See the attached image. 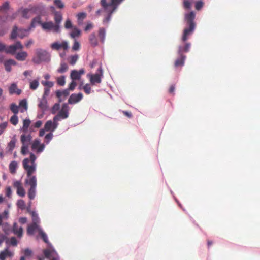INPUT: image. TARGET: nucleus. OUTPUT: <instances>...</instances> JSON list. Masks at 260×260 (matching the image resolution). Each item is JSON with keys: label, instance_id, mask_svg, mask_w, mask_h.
<instances>
[{"label": "nucleus", "instance_id": "nucleus-1", "mask_svg": "<svg viewBox=\"0 0 260 260\" xmlns=\"http://www.w3.org/2000/svg\"><path fill=\"white\" fill-rule=\"evenodd\" d=\"M107 0H101L100 4L106 14L103 20V23H108L113 13L116 10L118 6L123 0H111L110 3H108Z\"/></svg>", "mask_w": 260, "mask_h": 260}, {"label": "nucleus", "instance_id": "nucleus-2", "mask_svg": "<svg viewBox=\"0 0 260 260\" xmlns=\"http://www.w3.org/2000/svg\"><path fill=\"white\" fill-rule=\"evenodd\" d=\"M185 19L188 27L185 28L183 31L182 40L184 42L187 40L188 37L193 33L195 29L196 23L194 21L195 13L193 11H191L186 14L185 16Z\"/></svg>", "mask_w": 260, "mask_h": 260}, {"label": "nucleus", "instance_id": "nucleus-3", "mask_svg": "<svg viewBox=\"0 0 260 260\" xmlns=\"http://www.w3.org/2000/svg\"><path fill=\"white\" fill-rule=\"evenodd\" d=\"M36 157L35 155L31 153L29 158H25L23 161V166L27 172V176L32 175L36 169V164L35 163Z\"/></svg>", "mask_w": 260, "mask_h": 260}, {"label": "nucleus", "instance_id": "nucleus-4", "mask_svg": "<svg viewBox=\"0 0 260 260\" xmlns=\"http://www.w3.org/2000/svg\"><path fill=\"white\" fill-rule=\"evenodd\" d=\"M25 180L26 184L30 186L28 190V196L30 200H33L36 196V189L37 185V180L36 176H27Z\"/></svg>", "mask_w": 260, "mask_h": 260}, {"label": "nucleus", "instance_id": "nucleus-5", "mask_svg": "<svg viewBox=\"0 0 260 260\" xmlns=\"http://www.w3.org/2000/svg\"><path fill=\"white\" fill-rule=\"evenodd\" d=\"M32 136L30 134L24 133L20 137V141L22 144L21 152L25 155L28 152V147L32 140Z\"/></svg>", "mask_w": 260, "mask_h": 260}, {"label": "nucleus", "instance_id": "nucleus-6", "mask_svg": "<svg viewBox=\"0 0 260 260\" xmlns=\"http://www.w3.org/2000/svg\"><path fill=\"white\" fill-rule=\"evenodd\" d=\"M49 55L48 53L44 50L37 49L35 51V56L32 58V61L36 64H40L42 61L48 60Z\"/></svg>", "mask_w": 260, "mask_h": 260}, {"label": "nucleus", "instance_id": "nucleus-7", "mask_svg": "<svg viewBox=\"0 0 260 260\" xmlns=\"http://www.w3.org/2000/svg\"><path fill=\"white\" fill-rule=\"evenodd\" d=\"M89 79L91 85L100 84L102 82V78L103 77V71L102 66H100L95 74H88L87 75Z\"/></svg>", "mask_w": 260, "mask_h": 260}, {"label": "nucleus", "instance_id": "nucleus-8", "mask_svg": "<svg viewBox=\"0 0 260 260\" xmlns=\"http://www.w3.org/2000/svg\"><path fill=\"white\" fill-rule=\"evenodd\" d=\"M69 116V107L67 104L64 103L62 105L61 110L59 111L58 114L55 116L53 118V121H57L58 122L61 119H64Z\"/></svg>", "mask_w": 260, "mask_h": 260}, {"label": "nucleus", "instance_id": "nucleus-9", "mask_svg": "<svg viewBox=\"0 0 260 260\" xmlns=\"http://www.w3.org/2000/svg\"><path fill=\"white\" fill-rule=\"evenodd\" d=\"M27 31L26 29H19L17 26H14L11 33V38L15 39L17 36L22 39L27 35Z\"/></svg>", "mask_w": 260, "mask_h": 260}, {"label": "nucleus", "instance_id": "nucleus-10", "mask_svg": "<svg viewBox=\"0 0 260 260\" xmlns=\"http://www.w3.org/2000/svg\"><path fill=\"white\" fill-rule=\"evenodd\" d=\"M23 48V46L22 45L21 42L20 41H17L15 44L10 45L7 47L6 52L7 53L14 54L17 49H22Z\"/></svg>", "mask_w": 260, "mask_h": 260}, {"label": "nucleus", "instance_id": "nucleus-11", "mask_svg": "<svg viewBox=\"0 0 260 260\" xmlns=\"http://www.w3.org/2000/svg\"><path fill=\"white\" fill-rule=\"evenodd\" d=\"M42 27L45 30H53L55 32L59 31V26L55 25L52 21L44 22L41 24Z\"/></svg>", "mask_w": 260, "mask_h": 260}, {"label": "nucleus", "instance_id": "nucleus-12", "mask_svg": "<svg viewBox=\"0 0 260 260\" xmlns=\"http://www.w3.org/2000/svg\"><path fill=\"white\" fill-rule=\"evenodd\" d=\"M45 148V145L44 144H41L40 142L38 139H35L31 145V149L34 151H36V152L38 153H40L43 151Z\"/></svg>", "mask_w": 260, "mask_h": 260}, {"label": "nucleus", "instance_id": "nucleus-13", "mask_svg": "<svg viewBox=\"0 0 260 260\" xmlns=\"http://www.w3.org/2000/svg\"><path fill=\"white\" fill-rule=\"evenodd\" d=\"M58 125V123L57 121H51L48 120L47 121L45 125L44 128L46 131H50L51 133L54 132L57 127Z\"/></svg>", "mask_w": 260, "mask_h": 260}, {"label": "nucleus", "instance_id": "nucleus-14", "mask_svg": "<svg viewBox=\"0 0 260 260\" xmlns=\"http://www.w3.org/2000/svg\"><path fill=\"white\" fill-rule=\"evenodd\" d=\"M85 73L84 69H81L79 71L76 70H72L70 74V78L72 80H79L81 79V76Z\"/></svg>", "mask_w": 260, "mask_h": 260}, {"label": "nucleus", "instance_id": "nucleus-15", "mask_svg": "<svg viewBox=\"0 0 260 260\" xmlns=\"http://www.w3.org/2000/svg\"><path fill=\"white\" fill-rule=\"evenodd\" d=\"M51 48L53 50H58L61 48L66 50L68 49L69 46L67 41H62L61 43H59L58 42H55L51 44Z\"/></svg>", "mask_w": 260, "mask_h": 260}, {"label": "nucleus", "instance_id": "nucleus-16", "mask_svg": "<svg viewBox=\"0 0 260 260\" xmlns=\"http://www.w3.org/2000/svg\"><path fill=\"white\" fill-rule=\"evenodd\" d=\"M13 186L14 187V188H15L16 189H17V194L21 197H23L25 196V189H24L22 185V183L20 181H15L13 183Z\"/></svg>", "mask_w": 260, "mask_h": 260}, {"label": "nucleus", "instance_id": "nucleus-17", "mask_svg": "<svg viewBox=\"0 0 260 260\" xmlns=\"http://www.w3.org/2000/svg\"><path fill=\"white\" fill-rule=\"evenodd\" d=\"M11 231H12L14 234L16 235L19 238H21L23 236V228L22 226H19L16 222H14L13 223Z\"/></svg>", "mask_w": 260, "mask_h": 260}, {"label": "nucleus", "instance_id": "nucleus-18", "mask_svg": "<svg viewBox=\"0 0 260 260\" xmlns=\"http://www.w3.org/2000/svg\"><path fill=\"white\" fill-rule=\"evenodd\" d=\"M83 98V94L82 93L78 94L73 93L71 95L69 100L68 103L70 104H74L80 101Z\"/></svg>", "mask_w": 260, "mask_h": 260}, {"label": "nucleus", "instance_id": "nucleus-19", "mask_svg": "<svg viewBox=\"0 0 260 260\" xmlns=\"http://www.w3.org/2000/svg\"><path fill=\"white\" fill-rule=\"evenodd\" d=\"M178 57L174 62V66L176 68L182 67L184 64L186 56L183 54H178Z\"/></svg>", "mask_w": 260, "mask_h": 260}, {"label": "nucleus", "instance_id": "nucleus-20", "mask_svg": "<svg viewBox=\"0 0 260 260\" xmlns=\"http://www.w3.org/2000/svg\"><path fill=\"white\" fill-rule=\"evenodd\" d=\"M39 229H41L40 228L38 224L32 223L28 226L27 229V233L29 235H32L34 234L35 231L36 230H37L39 232Z\"/></svg>", "mask_w": 260, "mask_h": 260}, {"label": "nucleus", "instance_id": "nucleus-21", "mask_svg": "<svg viewBox=\"0 0 260 260\" xmlns=\"http://www.w3.org/2000/svg\"><path fill=\"white\" fill-rule=\"evenodd\" d=\"M69 95V90L68 89H64L62 91L57 90L56 91V96L58 99V102L60 103L62 101L61 98L63 96L66 98Z\"/></svg>", "mask_w": 260, "mask_h": 260}, {"label": "nucleus", "instance_id": "nucleus-22", "mask_svg": "<svg viewBox=\"0 0 260 260\" xmlns=\"http://www.w3.org/2000/svg\"><path fill=\"white\" fill-rule=\"evenodd\" d=\"M33 14H41L45 10L44 6L42 5H39L36 6L30 7Z\"/></svg>", "mask_w": 260, "mask_h": 260}, {"label": "nucleus", "instance_id": "nucleus-23", "mask_svg": "<svg viewBox=\"0 0 260 260\" xmlns=\"http://www.w3.org/2000/svg\"><path fill=\"white\" fill-rule=\"evenodd\" d=\"M21 11L22 17L25 18H30L34 14L30 8L19 10V12Z\"/></svg>", "mask_w": 260, "mask_h": 260}, {"label": "nucleus", "instance_id": "nucleus-24", "mask_svg": "<svg viewBox=\"0 0 260 260\" xmlns=\"http://www.w3.org/2000/svg\"><path fill=\"white\" fill-rule=\"evenodd\" d=\"M28 56V54L25 51H22L20 52H18L15 56V58L17 60L19 61H24L26 60V58Z\"/></svg>", "mask_w": 260, "mask_h": 260}, {"label": "nucleus", "instance_id": "nucleus-25", "mask_svg": "<svg viewBox=\"0 0 260 260\" xmlns=\"http://www.w3.org/2000/svg\"><path fill=\"white\" fill-rule=\"evenodd\" d=\"M9 92L11 94L16 93L19 95L21 93V90L17 88V85L15 83H13L9 88Z\"/></svg>", "mask_w": 260, "mask_h": 260}, {"label": "nucleus", "instance_id": "nucleus-26", "mask_svg": "<svg viewBox=\"0 0 260 260\" xmlns=\"http://www.w3.org/2000/svg\"><path fill=\"white\" fill-rule=\"evenodd\" d=\"M190 47V43H186L184 46H179L178 50V54H183L184 52L189 51Z\"/></svg>", "mask_w": 260, "mask_h": 260}, {"label": "nucleus", "instance_id": "nucleus-27", "mask_svg": "<svg viewBox=\"0 0 260 260\" xmlns=\"http://www.w3.org/2000/svg\"><path fill=\"white\" fill-rule=\"evenodd\" d=\"M30 123L31 121L29 119H25L23 120V126L21 129L24 133H27Z\"/></svg>", "mask_w": 260, "mask_h": 260}, {"label": "nucleus", "instance_id": "nucleus-28", "mask_svg": "<svg viewBox=\"0 0 260 260\" xmlns=\"http://www.w3.org/2000/svg\"><path fill=\"white\" fill-rule=\"evenodd\" d=\"M89 42L92 46L95 47L98 45V41L95 33H92L89 37Z\"/></svg>", "mask_w": 260, "mask_h": 260}, {"label": "nucleus", "instance_id": "nucleus-29", "mask_svg": "<svg viewBox=\"0 0 260 260\" xmlns=\"http://www.w3.org/2000/svg\"><path fill=\"white\" fill-rule=\"evenodd\" d=\"M39 85V79L31 80L29 82V88L32 90H35L37 89Z\"/></svg>", "mask_w": 260, "mask_h": 260}, {"label": "nucleus", "instance_id": "nucleus-30", "mask_svg": "<svg viewBox=\"0 0 260 260\" xmlns=\"http://www.w3.org/2000/svg\"><path fill=\"white\" fill-rule=\"evenodd\" d=\"M47 100L46 98L42 97L40 101L39 104H38V107L40 109H41L42 111H45L46 110L47 106Z\"/></svg>", "mask_w": 260, "mask_h": 260}, {"label": "nucleus", "instance_id": "nucleus-31", "mask_svg": "<svg viewBox=\"0 0 260 260\" xmlns=\"http://www.w3.org/2000/svg\"><path fill=\"white\" fill-rule=\"evenodd\" d=\"M98 36L102 43H104L106 37V30L104 28H100L98 31Z\"/></svg>", "mask_w": 260, "mask_h": 260}, {"label": "nucleus", "instance_id": "nucleus-32", "mask_svg": "<svg viewBox=\"0 0 260 260\" xmlns=\"http://www.w3.org/2000/svg\"><path fill=\"white\" fill-rule=\"evenodd\" d=\"M62 19V15L60 12H54V19L55 22V25H58L59 26V24L61 22Z\"/></svg>", "mask_w": 260, "mask_h": 260}, {"label": "nucleus", "instance_id": "nucleus-33", "mask_svg": "<svg viewBox=\"0 0 260 260\" xmlns=\"http://www.w3.org/2000/svg\"><path fill=\"white\" fill-rule=\"evenodd\" d=\"M0 226H2L3 231L6 235H9L11 232V227L8 223H2V225H1Z\"/></svg>", "mask_w": 260, "mask_h": 260}, {"label": "nucleus", "instance_id": "nucleus-34", "mask_svg": "<svg viewBox=\"0 0 260 260\" xmlns=\"http://www.w3.org/2000/svg\"><path fill=\"white\" fill-rule=\"evenodd\" d=\"M12 253L7 249L0 253V259L5 260L7 256H11Z\"/></svg>", "mask_w": 260, "mask_h": 260}, {"label": "nucleus", "instance_id": "nucleus-35", "mask_svg": "<svg viewBox=\"0 0 260 260\" xmlns=\"http://www.w3.org/2000/svg\"><path fill=\"white\" fill-rule=\"evenodd\" d=\"M69 69L67 64L65 62H61L60 67L57 69L59 73H63L66 72Z\"/></svg>", "mask_w": 260, "mask_h": 260}, {"label": "nucleus", "instance_id": "nucleus-36", "mask_svg": "<svg viewBox=\"0 0 260 260\" xmlns=\"http://www.w3.org/2000/svg\"><path fill=\"white\" fill-rule=\"evenodd\" d=\"M18 167V164L15 161H12L9 165V170L11 173L14 174L16 172V170Z\"/></svg>", "mask_w": 260, "mask_h": 260}, {"label": "nucleus", "instance_id": "nucleus-37", "mask_svg": "<svg viewBox=\"0 0 260 260\" xmlns=\"http://www.w3.org/2000/svg\"><path fill=\"white\" fill-rule=\"evenodd\" d=\"M30 213L32 217V223L39 224L40 219L38 214L35 211H30Z\"/></svg>", "mask_w": 260, "mask_h": 260}, {"label": "nucleus", "instance_id": "nucleus-38", "mask_svg": "<svg viewBox=\"0 0 260 260\" xmlns=\"http://www.w3.org/2000/svg\"><path fill=\"white\" fill-rule=\"evenodd\" d=\"M19 108H23L24 109H20L21 112H24V110H26L27 109V102L26 100L24 99L21 100L19 105Z\"/></svg>", "mask_w": 260, "mask_h": 260}, {"label": "nucleus", "instance_id": "nucleus-39", "mask_svg": "<svg viewBox=\"0 0 260 260\" xmlns=\"http://www.w3.org/2000/svg\"><path fill=\"white\" fill-rule=\"evenodd\" d=\"M8 218V212L4 211L2 213H0V225H2L3 220H7Z\"/></svg>", "mask_w": 260, "mask_h": 260}, {"label": "nucleus", "instance_id": "nucleus-40", "mask_svg": "<svg viewBox=\"0 0 260 260\" xmlns=\"http://www.w3.org/2000/svg\"><path fill=\"white\" fill-rule=\"evenodd\" d=\"M57 83L59 86H63L65 85L66 80H65V76H61L59 77L56 79Z\"/></svg>", "mask_w": 260, "mask_h": 260}, {"label": "nucleus", "instance_id": "nucleus-41", "mask_svg": "<svg viewBox=\"0 0 260 260\" xmlns=\"http://www.w3.org/2000/svg\"><path fill=\"white\" fill-rule=\"evenodd\" d=\"M41 23V17L40 16H37L33 18L31 23V27H35L37 24Z\"/></svg>", "mask_w": 260, "mask_h": 260}, {"label": "nucleus", "instance_id": "nucleus-42", "mask_svg": "<svg viewBox=\"0 0 260 260\" xmlns=\"http://www.w3.org/2000/svg\"><path fill=\"white\" fill-rule=\"evenodd\" d=\"M10 110L14 115H17L19 112V107L15 103H12L10 105Z\"/></svg>", "mask_w": 260, "mask_h": 260}, {"label": "nucleus", "instance_id": "nucleus-43", "mask_svg": "<svg viewBox=\"0 0 260 260\" xmlns=\"http://www.w3.org/2000/svg\"><path fill=\"white\" fill-rule=\"evenodd\" d=\"M39 234L41 236L44 242L48 243V237L45 233H44L42 229H39Z\"/></svg>", "mask_w": 260, "mask_h": 260}, {"label": "nucleus", "instance_id": "nucleus-44", "mask_svg": "<svg viewBox=\"0 0 260 260\" xmlns=\"http://www.w3.org/2000/svg\"><path fill=\"white\" fill-rule=\"evenodd\" d=\"M10 122L13 125H16L18 123V118L17 115H13L10 119Z\"/></svg>", "mask_w": 260, "mask_h": 260}, {"label": "nucleus", "instance_id": "nucleus-45", "mask_svg": "<svg viewBox=\"0 0 260 260\" xmlns=\"http://www.w3.org/2000/svg\"><path fill=\"white\" fill-rule=\"evenodd\" d=\"M83 90L86 94H89L91 92V88L89 84H86L83 86Z\"/></svg>", "mask_w": 260, "mask_h": 260}, {"label": "nucleus", "instance_id": "nucleus-46", "mask_svg": "<svg viewBox=\"0 0 260 260\" xmlns=\"http://www.w3.org/2000/svg\"><path fill=\"white\" fill-rule=\"evenodd\" d=\"M16 140L15 138L12 139L8 144V147L10 151H12L15 147Z\"/></svg>", "mask_w": 260, "mask_h": 260}, {"label": "nucleus", "instance_id": "nucleus-47", "mask_svg": "<svg viewBox=\"0 0 260 260\" xmlns=\"http://www.w3.org/2000/svg\"><path fill=\"white\" fill-rule=\"evenodd\" d=\"M81 31L79 29L75 28L73 29L72 32L71 33V36L72 38H74L76 37H78L80 35Z\"/></svg>", "mask_w": 260, "mask_h": 260}, {"label": "nucleus", "instance_id": "nucleus-48", "mask_svg": "<svg viewBox=\"0 0 260 260\" xmlns=\"http://www.w3.org/2000/svg\"><path fill=\"white\" fill-rule=\"evenodd\" d=\"M78 58H79L78 55L77 54L75 55L71 56L70 57V61H69L71 65H74L77 61Z\"/></svg>", "mask_w": 260, "mask_h": 260}, {"label": "nucleus", "instance_id": "nucleus-49", "mask_svg": "<svg viewBox=\"0 0 260 260\" xmlns=\"http://www.w3.org/2000/svg\"><path fill=\"white\" fill-rule=\"evenodd\" d=\"M54 5L59 9H62L64 8V4L61 0H54Z\"/></svg>", "mask_w": 260, "mask_h": 260}, {"label": "nucleus", "instance_id": "nucleus-50", "mask_svg": "<svg viewBox=\"0 0 260 260\" xmlns=\"http://www.w3.org/2000/svg\"><path fill=\"white\" fill-rule=\"evenodd\" d=\"M42 85H43L45 87H48L49 89L53 87L54 85V83L52 81H42L41 82Z\"/></svg>", "mask_w": 260, "mask_h": 260}, {"label": "nucleus", "instance_id": "nucleus-51", "mask_svg": "<svg viewBox=\"0 0 260 260\" xmlns=\"http://www.w3.org/2000/svg\"><path fill=\"white\" fill-rule=\"evenodd\" d=\"M53 137V135L52 133H49L47 134L45 137V142L46 144H48L49 142L51 140Z\"/></svg>", "mask_w": 260, "mask_h": 260}, {"label": "nucleus", "instance_id": "nucleus-52", "mask_svg": "<svg viewBox=\"0 0 260 260\" xmlns=\"http://www.w3.org/2000/svg\"><path fill=\"white\" fill-rule=\"evenodd\" d=\"M60 109V104L59 103L55 104L51 109V113L55 114L56 112Z\"/></svg>", "mask_w": 260, "mask_h": 260}, {"label": "nucleus", "instance_id": "nucleus-53", "mask_svg": "<svg viewBox=\"0 0 260 260\" xmlns=\"http://www.w3.org/2000/svg\"><path fill=\"white\" fill-rule=\"evenodd\" d=\"M8 126V122H4L0 124V135H2Z\"/></svg>", "mask_w": 260, "mask_h": 260}, {"label": "nucleus", "instance_id": "nucleus-54", "mask_svg": "<svg viewBox=\"0 0 260 260\" xmlns=\"http://www.w3.org/2000/svg\"><path fill=\"white\" fill-rule=\"evenodd\" d=\"M77 83L76 81L72 80V82L70 83L68 89H69V91H73L75 89Z\"/></svg>", "mask_w": 260, "mask_h": 260}, {"label": "nucleus", "instance_id": "nucleus-55", "mask_svg": "<svg viewBox=\"0 0 260 260\" xmlns=\"http://www.w3.org/2000/svg\"><path fill=\"white\" fill-rule=\"evenodd\" d=\"M9 9V3L8 2H5L2 6L0 7V10L2 11H6Z\"/></svg>", "mask_w": 260, "mask_h": 260}, {"label": "nucleus", "instance_id": "nucleus-56", "mask_svg": "<svg viewBox=\"0 0 260 260\" xmlns=\"http://www.w3.org/2000/svg\"><path fill=\"white\" fill-rule=\"evenodd\" d=\"M24 255L26 258L29 257L31 256L32 255V251L29 249H25L24 251Z\"/></svg>", "mask_w": 260, "mask_h": 260}, {"label": "nucleus", "instance_id": "nucleus-57", "mask_svg": "<svg viewBox=\"0 0 260 260\" xmlns=\"http://www.w3.org/2000/svg\"><path fill=\"white\" fill-rule=\"evenodd\" d=\"M17 205L21 209H24L25 207V203L24 201L23 200H18L17 202Z\"/></svg>", "mask_w": 260, "mask_h": 260}, {"label": "nucleus", "instance_id": "nucleus-58", "mask_svg": "<svg viewBox=\"0 0 260 260\" xmlns=\"http://www.w3.org/2000/svg\"><path fill=\"white\" fill-rule=\"evenodd\" d=\"M9 241H10V244L11 245L13 246H17V245L18 244L17 240L16 238L15 237H11Z\"/></svg>", "mask_w": 260, "mask_h": 260}, {"label": "nucleus", "instance_id": "nucleus-59", "mask_svg": "<svg viewBox=\"0 0 260 260\" xmlns=\"http://www.w3.org/2000/svg\"><path fill=\"white\" fill-rule=\"evenodd\" d=\"M86 17V14L84 12L79 13L77 14V18L79 20H83Z\"/></svg>", "mask_w": 260, "mask_h": 260}, {"label": "nucleus", "instance_id": "nucleus-60", "mask_svg": "<svg viewBox=\"0 0 260 260\" xmlns=\"http://www.w3.org/2000/svg\"><path fill=\"white\" fill-rule=\"evenodd\" d=\"M50 92V90L48 87H45L44 89V93L42 96L43 98H47V97L49 95Z\"/></svg>", "mask_w": 260, "mask_h": 260}, {"label": "nucleus", "instance_id": "nucleus-61", "mask_svg": "<svg viewBox=\"0 0 260 260\" xmlns=\"http://www.w3.org/2000/svg\"><path fill=\"white\" fill-rule=\"evenodd\" d=\"M203 6V3L202 1H198L196 3L195 7L197 10H200Z\"/></svg>", "mask_w": 260, "mask_h": 260}, {"label": "nucleus", "instance_id": "nucleus-62", "mask_svg": "<svg viewBox=\"0 0 260 260\" xmlns=\"http://www.w3.org/2000/svg\"><path fill=\"white\" fill-rule=\"evenodd\" d=\"M43 253H44L45 257L48 258H50V257L51 251L49 249H45L43 251Z\"/></svg>", "mask_w": 260, "mask_h": 260}, {"label": "nucleus", "instance_id": "nucleus-63", "mask_svg": "<svg viewBox=\"0 0 260 260\" xmlns=\"http://www.w3.org/2000/svg\"><path fill=\"white\" fill-rule=\"evenodd\" d=\"M80 48V44L77 41H75L74 43L72 49L74 50H78Z\"/></svg>", "mask_w": 260, "mask_h": 260}, {"label": "nucleus", "instance_id": "nucleus-64", "mask_svg": "<svg viewBox=\"0 0 260 260\" xmlns=\"http://www.w3.org/2000/svg\"><path fill=\"white\" fill-rule=\"evenodd\" d=\"M64 26L66 28H71L72 27V24L70 20H67L66 21Z\"/></svg>", "mask_w": 260, "mask_h": 260}]
</instances>
